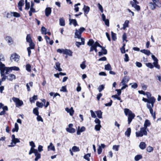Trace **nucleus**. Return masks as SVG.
<instances>
[{
    "label": "nucleus",
    "instance_id": "obj_1",
    "mask_svg": "<svg viewBox=\"0 0 161 161\" xmlns=\"http://www.w3.org/2000/svg\"><path fill=\"white\" fill-rule=\"evenodd\" d=\"M155 101L156 99L155 97H152L148 98V103L147 104V107L149 109L150 113L153 117L154 119H155L156 117L155 112H153V107Z\"/></svg>",
    "mask_w": 161,
    "mask_h": 161
},
{
    "label": "nucleus",
    "instance_id": "obj_2",
    "mask_svg": "<svg viewBox=\"0 0 161 161\" xmlns=\"http://www.w3.org/2000/svg\"><path fill=\"white\" fill-rule=\"evenodd\" d=\"M0 70H3V72H5V74H8L9 73L11 72L12 70L19 71V67L16 66H13L11 67H7L5 66L4 64H3L2 62H0Z\"/></svg>",
    "mask_w": 161,
    "mask_h": 161
},
{
    "label": "nucleus",
    "instance_id": "obj_3",
    "mask_svg": "<svg viewBox=\"0 0 161 161\" xmlns=\"http://www.w3.org/2000/svg\"><path fill=\"white\" fill-rule=\"evenodd\" d=\"M147 135V129L143 127L140 128V131L136 132V136L137 137H142L144 135L146 136Z\"/></svg>",
    "mask_w": 161,
    "mask_h": 161
},
{
    "label": "nucleus",
    "instance_id": "obj_4",
    "mask_svg": "<svg viewBox=\"0 0 161 161\" xmlns=\"http://www.w3.org/2000/svg\"><path fill=\"white\" fill-rule=\"evenodd\" d=\"M85 30V29L83 27H81L78 30L76 29L75 32V38L78 39L82 38L81 37V34Z\"/></svg>",
    "mask_w": 161,
    "mask_h": 161
},
{
    "label": "nucleus",
    "instance_id": "obj_5",
    "mask_svg": "<svg viewBox=\"0 0 161 161\" xmlns=\"http://www.w3.org/2000/svg\"><path fill=\"white\" fill-rule=\"evenodd\" d=\"M12 100L15 103L16 107L19 108L21 107L24 104L23 102L21 100H20L19 98L13 97L12 98Z\"/></svg>",
    "mask_w": 161,
    "mask_h": 161
},
{
    "label": "nucleus",
    "instance_id": "obj_6",
    "mask_svg": "<svg viewBox=\"0 0 161 161\" xmlns=\"http://www.w3.org/2000/svg\"><path fill=\"white\" fill-rule=\"evenodd\" d=\"M97 47H102V46H101L96 41L95 42V43L94 44L93 46L91 47L90 52H92L94 50L95 52L97 53Z\"/></svg>",
    "mask_w": 161,
    "mask_h": 161
},
{
    "label": "nucleus",
    "instance_id": "obj_7",
    "mask_svg": "<svg viewBox=\"0 0 161 161\" xmlns=\"http://www.w3.org/2000/svg\"><path fill=\"white\" fill-rule=\"evenodd\" d=\"M152 58L154 61L153 64L154 65V67L158 69H160V66L158 64V60L157 58L154 55H152Z\"/></svg>",
    "mask_w": 161,
    "mask_h": 161
},
{
    "label": "nucleus",
    "instance_id": "obj_8",
    "mask_svg": "<svg viewBox=\"0 0 161 161\" xmlns=\"http://www.w3.org/2000/svg\"><path fill=\"white\" fill-rule=\"evenodd\" d=\"M29 43L30 46L27 48V50L28 52V55L30 57L31 53V49H34L35 47V45L32 42Z\"/></svg>",
    "mask_w": 161,
    "mask_h": 161
},
{
    "label": "nucleus",
    "instance_id": "obj_9",
    "mask_svg": "<svg viewBox=\"0 0 161 161\" xmlns=\"http://www.w3.org/2000/svg\"><path fill=\"white\" fill-rule=\"evenodd\" d=\"M19 56L16 53H14L11 55L10 59L12 61L14 60L16 62H18L19 60Z\"/></svg>",
    "mask_w": 161,
    "mask_h": 161
},
{
    "label": "nucleus",
    "instance_id": "obj_10",
    "mask_svg": "<svg viewBox=\"0 0 161 161\" xmlns=\"http://www.w3.org/2000/svg\"><path fill=\"white\" fill-rule=\"evenodd\" d=\"M1 75L2 77V78L0 80V85H2V82L5 80L7 79V76L5 75V74L3 72V70H0Z\"/></svg>",
    "mask_w": 161,
    "mask_h": 161
},
{
    "label": "nucleus",
    "instance_id": "obj_11",
    "mask_svg": "<svg viewBox=\"0 0 161 161\" xmlns=\"http://www.w3.org/2000/svg\"><path fill=\"white\" fill-rule=\"evenodd\" d=\"M19 142L20 141L19 139L18 138H16L15 139L11 140V144L8 145V146L9 147H13L15 146L17 143H19Z\"/></svg>",
    "mask_w": 161,
    "mask_h": 161
},
{
    "label": "nucleus",
    "instance_id": "obj_12",
    "mask_svg": "<svg viewBox=\"0 0 161 161\" xmlns=\"http://www.w3.org/2000/svg\"><path fill=\"white\" fill-rule=\"evenodd\" d=\"M130 3L131 5L132 6L134 7L137 11H139L140 10V6L137 5V4L138 3H135L133 2L132 1H130Z\"/></svg>",
    "mask_w": 161,
    "mask_h": 161
},
{
    "label": "nucleus",
    "instance_id": "obj_13",
    "mask_svg": "<svg viewBox=\"0 0 161 161\" xmlns=\"http://www.w3.org/2000/svg\"><path fill=\"white\" fill-rule=\"evenodd\" d=\"M81 42H75V45L77 47H79L81 45H84L85 44V39L84 38H80Z\"/></svg>",
    "mask_w": 161,
    "mask_h": 161
},
{
    "label": "nucleus",
    "instance_id": "obj_14",
    "mask_svg": "<svg viewBox=\"0 0 161 161\" xmlns=\"http://www.w3.org/2000/svg\"><path fill=\"white\" fill-rule=\"evenodd\" d=\"M90 9V8L89 6H86L85 5L84 6V7L83 8V10L84 12L85 16H86V14L88 13Z\"/></svg>",
    "mask_w": 161,
    "mask_h": 161
},
{
    "label": "nucleus",
    "instance_id": "obj_15",
    "mask_svg": "<svg viewBox=\"0 0 161 161\" xmlns=\"http://www.w3.org/2000/svg\"><path fill=\"white\" fill-rule=\"evenodd\" d=\"M86 130V128L84 126H82L80 128V126L78 127V129L77 131V134L78 135H80V133Z\"/></svg>",
    "mask_w": 161,
    "mask_h": 161
},
{
    "label": "nucleus",
    "instance_id": "obj_16",
    "mask_svg": "<svg viewBox=\"0 0 161 161\" xmlns=\"http://www.w3.org/2000/svg\"><path fill=\"white\" fill-rule=\"evenodd\" d=\"M135 116V115L134 113H133L132 114L128 116V124H130V123L132 119H134Z\"/></svg>",
    "mask_w": 161,
    "mask_h": 161
},
{
    "label": "nucleus",
    "instance_id": "obj_17",
    "mask_svg": "<svg viewBox=\"0 0 161 161\" xmlns=\"http://www.w3.org/2000/svg\"><path fill=\"white\" fill-rule=\"evenodd\" d=\"M72 52L69 49H65L64 51V54H66L69 56H72Z\"/></svg>",
    "mask_w": 161,
    "mask_h": 161
},
{
    "label": "nucleus",
    "instance_id": "obj_18",
    "mask_svg": "<svg viewBox=\"0 0 161 161\" xmlns=\"http://www.w3.org/2000/svg\"><path fill=\"white\" fill-rule=\"evenodd\" d=\"M7 79L10 81H12L13 80H15L16 78V76L13 74H10L7 76Z\"/></svg>",
    "mask_w": 161,
    "mask_h": 161
},
{
    "label": "nucleus",
    "instance_id": "obj_19",
    "mask_svg": "<svg viewBox=\"0 0 161 161\" xmlns=\"http://www.w3.org/2000/svg\"><path fill=\"white\" fill-rule=\"evenodd\" d=\"M102 49V52H98V54L99 56H100L103 55V54L105 55L107 53V50L105 49H104V47H103L102 46V47H101Z\"/></svg>",
    "mask_w": 161,
    "mask_h": 161
},
{
    "label": "nucleus",
    "instance_id": "obj_20",
    "mask_svg": "<svg viewBox=\"0 0 161 161\" xmlns=\"http://www.w3.org/2000/svg\"><path fill=\"white\" fill-rule=\"evenodd\" d=\"M65 110L67 113H69L70 115L72 116L73 115L74 111L73 109V108L71 107L70 108H66Z\"/></svg>",
    "mask_w": 161,
    "mask_h": 161
},
{
    "label": "nucleus",
    "instance_id": "obj_21",
    "mask_svg": "<svg viewBox=\"0 0 161 161\" xmlns=\"http://www.w3.org/2000/svg\"><path fill=\"white\" fill-rule=\"evenodd\" d=\"M124 113L126 116L128 115V116L133 113L131 110L127 108L124 109Z\"/></svg>",
    "mask_w": 161,
    "mask_h": 161
},
{
    "label": "nucleus",
    "instance_id": "obj_22",
    "mask_svg": "<svg viewBox=\"0 0 161 161\" xmlns=\"http://www.w3.org/2000/svg\"><path fill=\"white\" fill-rule=\"evenodd\" d=\"M51 8L50 7L47 8L45 10V15L47 16H49L51 13Z\"/></svg>",
    "mask_w": 161,
    "mask_h": 161
},
{
    "label": "nucleus",
    "instance_id": "obj_23",
    "mask_svg": "<svg viewBox=\"0 0 161 161\" xmlns=\"http://www.w3.org/2000/svg\"><path fill=\"white\" fill-rule=\"evenodd\" d=\"M151 125V123L148 119H146L145 121L143 127L147 129V127L150 126Z\"/></svg>",
    "mask_w": 161,
    "mask_h": 161
},
{
    "label": "nucleus",
    "instance_id": "obj_24",
    "mask_svg": "<svg viewBox=\"0 0 161 161\" xmlns=\"http://www.w3.org/2000/svg\"><path fill=\"white\" fill-rule=\"evenodd\" d=\"M69 24L71 25L72 23L75 26L78 25L77 21L75 19H71L70 18L69 19Z\"/></svg>",
    "mask_w": 161,
    "mask_h": 161
},
{
    "label": "nucleus",
    "instance_id": "obj_25",
    "mask_svg": "<svg viewBox=\"0 0 161 161\" xmlns=\"http://www.w3.org/2000/svg\"><path fill=\"white\" fill-rule=\"evenodd\" d=\"M129 79H130V78L129 77V76H125L123 77V78L121 82V83H128Z\"/></svg>",
    "mask_w": 161,
    "mask_h": 161
},
{
    "label": "nucleus",
    "instance_id": "obj_26",
    "mask_svg": "<svg viewBox=\"0 0 161 161\" xmlns=\"http://www.w3.org/2000/svg\"><path fill=\"white\" fill-rule=\"evenodd\" d=\"M47 150L48 151L52 150L54 151H55V148L54 146L53 145L52 143L51 142L49 145L47 147Z\"/></svg>",
    "mask_w": 161,
    "mask_h": 161
},
{
    "label": "nucleus",
    "instance_id": "obj_27",
    "mask_svg": "<svg viewBox=\"0 0 161 161\" xmlns=\"http://www.w3.org/2000/svg\"><path fill=\"white\" fill-rule=\"evenodd\" d=\"M140 51L141 53H143L147 56H149L151 54V53L149 50L144 49H142L140 50Z\"/></svg>",
    "mask_w": 161,
    "mask_h": 161
},
{
    "label": "nucleus",
    "instance_id": "obj_28",
    "mask_svg": "<svg viewBox=\"0 0 161 161\" xmlns=\"http://www.w3.org/2000/svg\"><path fill=\"white\" fill-rule=\"evenodd\" d=\"M35 156H36V158H35V161H37L39 159L41 158V154L39 153L38 152V151L35 154Z\"/></svg>",
    "mask_w": 161,
    "mask_h": 161
},
{
    "label": "nucleus",
    "instance_id": "obj_29",
    "mask_svg": "<svg viewBox=\"0 0 161 161\" xmlns=\"http://www.w3.org/2000/svg\"><path fill=\"white\" fill-rule=\"evenodd\" d=\"M56 67H55V69L56 70H58L59 71H62V69L60 67V64L58 62H56L55 63Z\"/></svg>",
    "mask_w": 161,
    "mask_h": 161
},
{
    "label": "nucleus",
    "instance_id": "obj_30",
    "mask_svg": "<svg viewBox=\"0 0 161 161\" xmlns=\"http://www.w3.org/2000/svg\"><path fill=\"white\" fill-rule=\"evenodd\" d=\"M146 147V145L145 142H141L139 145V147L142 150L144 149Z\"/></svg>",
    "mask_w": 161,
    "mask_h": 161
},
{
    "label": "nucleus",
    "instance_id": "obj_31",
    "mask_svg": "<svg viewBox=\"0 0 161 161\" xmlns=\"http://www.w3.org/2000/svg\"><path fill=\"white\" fill-rule=\"evenodd\" d=\"M153 3L156 4L157 7L160 8L161 7V3L159 2V0H152Z\"/></svg>",
    "mask_w": 161,
    "mask_h": 161
},
{
    "label": "nucleus",
    "instance_id": "obj_32",
    "mask_svg": "<svg viewBox=\"0 0 161 161\" xmlns=\"http://www.w3.org/2000/svg\"><path fill=\"white\" fill-rule=\"evenodd\" d=\"M149 7L152 10H154L157 6L156 4L152 2H150L149 3Z\"/></svg>",
    "mask_w": 161,
    "mask_h": 161
},
{
    "label": "nucleus",
    "instance_id": "obj_33",
    "mask_svg": "<svg viewBox=\"0 0 161 161\" xmlns=\"http://www.w3.org/2000/svg\"><path fill=\"white\" fill-rule=\"evenodd\" d=\"M5 40L7 41L8 43L11 44L13 42V40L11 37L9 36H7L6 37Z\"/></svg>",
    "mask_w": 161,
    "mask_h": 161
},
{
    "label": "nucleus",
    "instance_id": "obj_34",
    "mask_svg": "<svg viewBox=\"0 0 161 161\" xmlns=\"http://www.w3.org/2000/svg\"><path fill=\"white\" fill-rule=\"evenodd\" d=\"M59 25L62 26L65 25V20L63 18H60L59 19Z\"/></svg>",
    "mask_w": 161,
    "mask_h": 161
},
{
    "label": "nucleus",
    "instance_id": "obj_35",
    "mask_svg": "<svg viewBox=\"0 0 161 161\" xmlns=\"http://www.w3.org/2000/svg\"><path fill=\"white\" fill-rule=\"evenodd\" d=\"M95 43L94 41L92 39H90L87 43V44L91 47L93 46Z\"/></svg>",
    "mask_w": 161,
    "mask_h": 161
},
{
    "label": "nucleus",
    "instance_id": "obj_36",
    "mask_svg": "<svg viewBox=\"0 0 161 161\" xmlns=\"http://www.w3.org/2000/svg\"><path fill=\"white\" fill-rule=\"evenodd\" d=\"M131 131V130L130 128H127L125 132V135L127 137H129Z\"/></svg>",
    "mask_w": 161,
    "mask_h": 161
},
{
    "label": "nucleus",
    "instance_id": "obj_37",
    "mask_svg": "<svg viewBox=\"0 0 161 161\" xmlns=\"http://www.w3.org/2000/svg\"><path fill=\"white\" fill-rule=\"evenodd\" d=\"M66 130L70 133H74L75 132V130L72 128H66Z\"/></svg>",
    "mask_w": 161,
    "mask_h": 161
},
{
    "label": "nucleus",
    "instance_id": "obj_38",
    "mask_svg": "<svg viewBox=\"0 0 161 161\" xmlns=\"http://www.w3.org/2000/svg\"><path fill=\"white\" fill-rule=\"evenodd\" d=\"M19 130V126L16 123L14 125V128L12 129V132H14L16 131V132L18 131Z\"/></svg>",
    "mask_w": 161,
    "mask_h": 161
},
{
    "label": "nucleus",
    "instance_id": "obj_39",
    "mask_svg": "<svg viewBox=\"0 0 161 161\" xmlns=\"http://www.w3.org/2000/svg\"><path fill=\"white\" fill-rule=\"evenodd\" d=\"M129 22V21L127 20H126L125 21V23L123 25V29H125L126 28L128 27Z\"/></svg>",
    "mask_w": 161,
    "mask_h": 161
},
{
    "label": "nucleus",
    "instance_id": "obj_40",
    "mask_svg": "<svg viewBox=\"0 0 161 161\" xmlns=\"http://www.w3.org/2000/svg\"><path fill=\"white\" fill-rule=\"evenodd\" d=\"M26 40L27 42L30 43L32 42L30 34H28L26 36Z\"/></svg>",
    "mask_w": 161,
    "mask_h": 161
},
{
    "label": "nucleus",
    "instance_id": "obj_41",
    "mask_svg": "<svg viewBox=\"0 0 161 161\" xmlns=\"http://www.w3.org/2000/svg\"><path fill=\"white\" fill-rule=\"evenodd\" d=\"M105 69L107 70H110L112 69V68L109 64L105 65L104 66Z\"/></svg>",
    "mask_w": 161,
    "mask_h": 161
},
{
    "label": "nucleus",
    "instance_id": "obj_42",
    "mask_svg": "<svg viewBox=\"0 0 161 161\" xmlns=\"http://www.w3.org/2000/svg\"><path fill=\"white\" fill-rule=\"evenodd\" d=\"M105 88V85H100L98 87L97 89L98 90L99 92H101L103 90H104Z\"/></svg>",
    "mask_w": 161,
    "mask_h": 161
},
{
    "label": "nucleus",
    "instance_id": "obj_43",
    "mask_svg": "<svg viewBox=\"0 0 161 161\" xmlns=\"http://www.w3.org/2000/svg\"><path fill=\"white\" fill-rule=\"evenodd\" d=\"M142 157L141 155L138 154L135 157L134 159L136 161H138L140 159H142Z\"/></svg>",
    "mask_w": 161,
    "mask_h": 161
},
{
    "label": "nucleus",
    "instance_id": "obj_44",
    "mask_svg": "<svg viewBox=\"0 0 161 161\" xmlns=\"http://www.w3.org/2000/svg\"><path fill=\"white\" fill-rule=\"evenodd\" d=\"M37 99V96L36 95H34L33 97L30 99V101L31 102H34L35 100Z\"/></svg>",
    "mask_w": 161,
    "mask_h": 161
},
{
    "label": "nucleus",
    "instance_id": "obj_45",
    "mask_svg": "<svg viewBox=\"0 0 161 161\" xmlns=\"http://www.w3.org/2000/svg\"><path fill=\"white\" fill-rule=\"evenodd\" d=\"M72 150L74 152H79L80 151L79 147L76 146H74L72 147Z\"/></svg>",
    "mask_w": 161,
    "mask_h": 161
},
{
    "label": "nucleus",
    "instance_id": "obj_46",
    "mask_svg": "<svg viewBox=\"0 0 161 161\" xmlns=\"http://www.w3.org/2000/svg\"><path fill=\"white\" fill-rule=\"evenodd\" d=\"M97 117L99 118H102V113L101 110H98L96 112Z\"/></svg>",
    "mask_w": 161,
    "mask_h": 161
},
{
    "label": "nucleus",
    "instance_id": "obj_47",
    "mask_svg": "<svg viewBox=\"0 0 161 161\" xmlns=\"http://www.w3.org/2000/svg\"><path fill=\"white\" fill-rule=\"evenodd\" d=\"M37 150L35 149L34 148L31 147V149L29 152V155L31 154L32 153H34V154L37 151Z\"/></svg>",
    "mask_w": 161,
    "mask_h": 161
},
{
    "label": "nucleus",
    "instance_id": "obj_48",
    "mask_svg": "<svg viewBox=\"0 0 161 161\" xmlns=\"http://www.w3.org/2000/svg\"><path fill=\"white\" fill-rule=\"evenodd\" d=\"M86 61L85 60L80 64V67L82 69H84L86 68Z\"/></svg>",
    "mask_w": 161,
    "mask_h": 161
},
{
    "label": "nucleus",
    "instance_id": "obj_49",
    "mask_svg": "<svg viewBox=\"0 0 161 161\" xmlns=\"http://www.w3.org/2000/svg\"><path fill=\"white\" fill-rule=\"evenodd\" d=\"M26 69L29 72H30L31 70V66L29 64H27L26 65Z\"/></svg>",
    "mask_w": 161,
    "mask_h": 161
},
{
    "label": "nucleus",
    "instance_id": "obj_50",
    "mask_svg": "<svg viewBox=\"0 0 161 161\" xmlns=\"http://www.w3.org/2000/svg\"><path fill=\"white\" fill-rule=\"evenodd\" d=\"M36 12V10L35 8H31L30 10L29 11V16H32V13H35Z\"/></svg>",
    "mask_w": 161,
    "mask_h": 161
},
{
    "label": "nucleus",
    "instance_id": "obj_51",
    "mask_svg": "<svg viewBox=\"0 0 161 161\" xmlns=\"http://www.w3.org/2000/svg\"><path fill=\"white\" fill-rule=\"evenodd\" d=\"M91 156V155L90 154L88 153L86 155H85L84 156V158L86 160L88 161H90V159L89 158Z\"/></svg>",
    "mask_w": 161,
    "mask_h": 161
},
{
    "label": "nucleus",
    "instance_id": "obj_52",
    "mask_svg": "<svg viewBox=\"0 0 161 161\" xmlns=\"http://www.w3.org/2000/svg\"><path fill=\"white\" fill-rule=\"evenodd\" d=\"M111 36L112 40L114 41H115L117 39L116 34L111 31Z\"/></svg>",
    "mask_w": 161,
    "mask_h": 161
},
{
    "label": "nucleus",
    "instance_id": "obj_53",
    "mask_svg": "<svg viewBox=\"0 0 161 161\" xmlns=\"http://www.w3.org/2000/svg\"><path fill=\"white\" fill-rule=\"evenodd\" d=\"M146 65L147 67L150 69H153V68L154 67V65H153V64L151 63H146Z\"/></svg>",
    "mask_w": 161,
    "mask_h": 161
},
{
    "label": "nucleus",
    "instance_id": "obj_54",
    "mask_svg": "<svg viewBox=\"0 0 161 161\" xmlns=\"http://www.w3.org/2000/svg\"><path fill=\"white\" fill-rule=\"evenodd\" d=\"M101 127V126L100 124H97L95 126V129L96 131H99Z\"/></svg>",
    "mask_w": 161,
    "mask_h": 161
},
{
    "label": "nucleus",
    "instance_id": "obj_55",
    "mask_svg": "<svg viewBox=\"0 0 161 161\" xmlns=\"http://www.w3.org/2000/svg\"><path fill=\"white\" fill-rule=\"evenodd\" d=\"M36 105L38 107L42 108L44 106V104L42 103L37 101L36 102Z\"/></svg>",
    "mask_w": 161,
    "mask_h": 161
},
{
    "label": "nucleus",
    "instance_id": "obj_56",
    "mask_svg": "<svg viewBox=\"0 0 161 161\" xmlns=\"http://www.w3.org/2000/svg\"><path fill=\"white\" fill-rule=\"evenodd\" d=\"M153 148L152 147L150 146H149L148 147H147V151L149 153H150V152H152V151H153Z\"/></svg>",
    "mask_w": 161,
    "mask_h": 161
},
{
    "label": "nucleus",
    "instance_id": "obj_57",
    "mask_svg": "<svg viewBox=\"0 0 161 161\" xmlns=\"http://www.w3.org/2000/svg\"><path fill=\"white\" fill-rule=\"evenodd\" d=\"M33 113L36 115L39 114V112L37 108H35L33 110Z\"/></svg>",
    "mask_w": 161,
    "mask_h": 161
},
{
    "label": "nucleus",
    "instance_id": "obj_58",
    "mask_svg": "<svg viewBox=\"0 0 161 161\" xmlns=\"http://www.w3.org/2000/svg\"><path fill=\"white\" fill-rule=\"evenodd\" d=\"M127 38V36L126 33H124L123 36H122V39H123V42H124L125 41L126 42L128 41L126 40Z\"/></svg>",
    "mask_w": 161,
    "mask_h": 161
},
{
    "label": "nucleus",
    "instance_id": "obj_59",
    "mask_svg": "<svg viewBox=\"0 0 161 161\" xmlns=\"http://www.w3.org/2000/svg\"><path fill=\"white\" fill-rule=\"evenodd\" d=\"M13 16L16 17H20V14L16 12H12Z\"/></svg>",
    "mask_w": 161,
    "mask_h": 161
},
{
    "label": "nucleus",
    "instance_id": "obj_60",
    "mask_svg": "<svg viewBox=\"0 0 161 161\" xmlns=\"http://www.w3.org/2000/svg\"><path fill=\"white\" fill-rule=\"evenodd\" d=\"M124 60L125 62H128L129 59V56L127 54H125V58H124Z\"/></svg>",
    "mask_w": 161,
    "mask_h": 161
},
{
    "label": "nucleus",
    "instance_id": "obj_61",
    "mask_svg": "<svg viewBox=\"0 0 161 161\" xmlns=\"http://www.w3.org/2000/svg\"><path fill=\"white\" fill-rule=\"evenodd\" d=\"M60 91L64 92H67L66 86H63L62 87L61 89L60 90Z\"/></svg>",
    "mask_w": 161,
    "mask_h": 161
},
{
    "label": "nucleus",
    "instance_id": "obj_62",
    "mask_svg": "<svg viewBox=\"0 0 161 161\" xmlns=\"http://www.w3.org/2000/svg\"><path fill=\"white\" fill-rule=\"evenodd\" d=\"M46 29L44 26H42L41 28V32L42 34H44L46 32Z\"/></svg>",
    "mask_w": 161,
    "mask_h": 161
},
{
    "label": "nucleus",
    "instance_id": "obj_63",
    "mask_svg": "<svg viewBox=\"0 0 161 161\" xmlns=\"http://www.w3.org/2000/svg\"><path fill=\"white\" fill-rule=\"evenodd\" d=\"M119 145H114L113 147V149L117 151L119 150Z\"/></svg>",
    "mask_w": 161,
    "mask_h": 161
},
{
    "label": "nucleus",
    "instance_id": "obj_64",
    "mask_svg": "<svg viewBox=\"0 0 161 161\" xmlns=\"http://www.w3.org/2000/svg\"><path fill=\"white\" fill-rule=\"evenodd\" d=\"M90 112L91 113V116L92 118H96V116L95 113L92 110H90Z\"/></svg>",
    "mask_w": 161,
    "mask_h": 161
}]
</instances>
